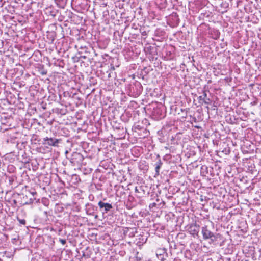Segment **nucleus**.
<instances>
[{"mask_svg": "<svg viewBox=\"0 0 261 261\" xmlns=\"http://www.w3.org/2000/svg\"><path fill=\"white\" fill-rule=\"evenodd\" d=\"M201 233L203 240H210V244L214 243L216 241L217 237L216 234L212 232L207 226L202 227Z\"/></svg>", "mask_w": 261, "mask_h": 261, "instance_id": "nucleus-1", "label": "nucleus"}, {"mask_svg": "<svg viewBox=\"0 0 261 261\" xmlns=\"http://www.w3.org/2000/svg\"><path fill=\"white\" fill-rule=\"evenodd\" d=\"M152 115L156 120L162 119L165 116V112L163 106L153 108Z\"/></svg>", "mask_w": 261, "mask_h": 261, "instance_id": "nucleus-2", "label": "nucleus"}, {"mask_svg": "<svg viewBox=\"0 0 261 261\" xmlns=\"http://www.w3.org/2000/svg\"><path fill=\"white\" fill-rule=\"evenodd\" d=\"M84 160L82 154L77 152H74L70 159V162L72 166H79L81 165Z\"/></svg>", "mask_w": 261, "mask_h": 261, "instance_id": "nucleus-3", "label": "nucleus"}, {"mask_svg": "<svg viewBox=\"0 0 261 261\" xmlns=\"http://www.w3.org/2000/svg\"><path fill=\"white\" fill-rule=\"evenodd\" d=\"M60 142V139L46 137L43 139L42 143L44 145H48L51 146L57 147L58 146V144Z\"/></svg>", "mask_w": 261, "mask_h": 261, "instance_id": "nucleus-4", "label": "nucleus"}, {"mask_svg": "<svg viewBox=\"0 0 261 261\" xmlns=\"http://www.w3.org/2000/svg\"><path fill=\"white\" fill-rule=\"evenodd\" d=\"M158 258L161 261H165L169 257L167 250L164 248H158L156 251Z\"/></svg>", "mask_w": 261, "mask_h": 261, "instance_id": "nucleus-5", "label": "nucleus"}, {"mask_svg": "<svg viewBox=\"0 0 261 261\" xmlns=\"http://www.w3.org/2000/svg\"><path fill=\"white\" fill-rule=\"evenodd\" d=\"M98 205L99 211L103 214L107 213L113 208L112 205L110 203L105 202L101 200L98 202Z\"/></svg>", "mask_w": 261, "mask_h": 261, "instance_id": "nucleus-6", "label": "nucleus"}, {"mask_svg": "<svg viewBox=\"0 0 261 261\" xmlns=\"http://www.w3.org/2000/svg\"><path fill=\"white\" fill-rule=\"evenodd\" d=\"M187 230L194 237L198 235L200 226L196 223H193L187 226Z\"/></svg>", "mask_w": 261, "mask_h": 261, "instance_id": "nucleus-7", "label": "nucleus"}, {"mask_svg": "<svg viewBox=\"0 0 261 261\" xmlns=\"http://www.w3.org/2000/svg\"><path fill=\"white\" fill-rule=\"evenodd\" d=\"M147 187L144 186H140L136 187L135 191L136 193V196L139 198H141L144 195L148 194V192L146 191Z\"/></svg>", "mask_w": 261, "mask_h": 261, "instance_id": "nucleus-8", "label": "nucleus"}, {"mask_svg": "<svg viewBox=\"0 0 261 261\" xmlns=\"http://www.w3.org/2000/svg\"><path fill=\"white\" fill-rule=\"evenodd\" d=\"M19 197L20 198V204L21 205L30 204L33 202V199L31 198H28L27 195H24L23 194H19Z\"/></svg>", "mask_w": 261, "mask_h": 261, "instance_id": "nucleus-9", "label": "nucleus"}, {"mask_svg": "<svg viewBox=\"0 0 261 261\" xmlns=\"http://www.w3.org/2000/svg\"><path fill=\"white\" fill-rule=\"evenodd\" d=\"M130 90L133 91L136 95H139L142 92V86L140 83H137L131 86Z\"/></svg>", "mask_w": 261, "mask_h": 261, "instance_id": "nucleus-10", "label": "nucleus"}, {"mask_svg": "<svg viewBox=\"0 0 261 261\" xmlns=\"http://www.w3.org/2000/svg\"><path fill=\"white\" fill-rule=\"evenodd\" d=\"M97 207L91 203H88L85 204V210L88 215H93Z\"/></svg>", "mask_w": 261, "mask_h": 261, "instance_id": "nucleus-11", "label": "nucleus"}, {"mask_svg": "<svg viewBox=\"0 0 261 261\" xmlns=\"http://www.w3.org/2000/svg\"><path fill=\"white\" fill-rule=\"evenodd\" d=\"M206 92L207 91L205 90H203L202 95L198 97L199 103H201V101H202L205 104L211 103V100L210 98L207 97Z\"/></svg>", "mask_w": 261, "mask_h": 261, "instance_id": "nucleus-12", "label": "nucleus"}, {"mask_svg": "<svg viewBox=\"0 0 261 261\" xmlns=\"http://www.w3.org/2000/svg\"><path fill=\"white\" fill-rule=\"evenodd\" d=\"M164 204V202L162 200H160L158 198L156 199L155 202H153L152 203H150L149 208H160L162 207Z\"/></svg>", "mask_w": 261, "mask_h": 261, "instance_id": "nucleus-13", "label": "nucleus"}, {"mask_svg": "<svg viewBox=\"0 0 261 261\" xmlns=\"http://www.w3.org/2000/svg\"><path fill=\"white\" fill-rule=\"evenodd\" d=\"M157 158L158 160L155 164V175H159L160 170L163 165V162H162L159 155H158Z\"/></svg>", "mask_w": 261, "mask_h": 261, "instance_id": "nucleus-14", "label": "nucleus"}, {"mask_svg": "<svg viewBox=\"0 0 261 261\" xmlns=\"http://www.w3.org/2000/svg\"><path fill=\"white\" fill-rule=\"evenodd\" d=\"M200 174L203 176H206L209 174L208 168L206 165H202L200 169Z\"/></svg>", "mask_w": 261, "mask_h": 261, "instance_id": "nucleus-15", "label": "nucleus"}, {"mask_svg": "<svg viewBox=\"0 0 261 261\" xmlns=\"http://www.w3.org/2000/svg\"><path fill=\"white\" fill-rule=\"evenodd\" d=\"M130 230H132L131 232H130L128 234V236L129 237H134V235H135V233H134V229H132V228H129V229H127V230H125L124 231V233H125L126 234L129 232V231H130Z\"/></svg>", "mask_w": 261, "mask_h": 261, "instance_id": "nucleus-16", "label": "nucleus"}, {"mask_svg": "<svg viewBox=\"0 0 261 261\" xmlns=\"http://www.w3.org/2000/svg\"><path fill=\"white\" fill-rule=\"evenodd\" d=\"M17 220L20 225H25L26 224V221L24 219H20L17 217Z\"/></svg>", "mask_w": 261, "mask_h": 261, "instance_id": "nucleus-17", "label": "nucleus"}, {"mask_svg": "<svg viewBox=\"0 0 261 261\" xmlns=\"http://www.w3.org/2000/svg\"><path fill=\"white\" fill-rule=\"evenodd\" d=\"M214 33L215 34V36L213 37L214 39H218L220 37V33L217 30L214 31Z\"/></svg>", "mask_w": 261, "mask_h": 261, "instance_id": "nucleus-18", "label": "nucleus"}, {"mask_svg": "<svg viewBox=\"0 0 261 261\" xmlns=\"http://www.w3.org/2000/svg\"><path fill=\"white\" fill-rule=\"evenodd\" d=\"M45 182L46 185H48L50 184V180L47 176L44 177V180H43Z\"/></svg>", "mask_w": 261, "mask_h": 261, "instance_id": "nucleus-19", "label": "nucleus"}, {"mask_svg": "<svg viewBox=\"0 0 261 261\" xmlns=\"http://www.w3.org/2000/svg\"><path fill=\"white\" fill-rule=\"evenodd\" d=\"M135 129L141 130L142 127L139 124H135L134 126Z\"/></svg>", "mask_w": 261, "mask_h": 261, "instance_id": "nucleus-20", "label": "nucleus"}, {"mask_svg": "<svg viewBox=\"0 0 261 261\" xmlns=\"http://www.w3.org/2000/svg\"><path fill=\"white\" fill-rule=\"evenodd\" d=\"M136 261H141L142 257L139 255V253L137 252L136 256H135Z\"/></svg>", "mask_w": 261, "mask_h": 261, "instance_id": "nucleus-21", "label": "nucleus"}, {"mask_svg": "<svg viewBox=\"0 0 261 261\" xmlns=\"http://www.w3.org/2000/svg\"><path fill=\"white\" fill-rule=\"evenodd\" d=\"M59 241L61 243H62L63 245H64L66 243V240L65 239H63L61 238L59 239Z\"/></svg>", "mask_w": 261, "mask_h": 261, "instance_id": "nucleus-22", "label": "nucleus"}, {"mask_svg": "<svg viewBox=\"0 0 261 261\" xmlns=\"http://www.w3.org/2000/svg\"><path fill=\"white\" fill-rule=\"evenodd\" d=\"M72 97L76 98V99H78L79 100H80L81 99V98H80L79 97L76 96V94L75 93H74V94H73L72 95Z\"/></svg>", "mask_w": 261, "mask_h": 261, "instance_id": "nucleus-23", "label": "nucleus"}, {"mask_svg": "<svg viewBox=\"0 0 261 261\" xmlns=\"http://www.w3.org/2000/svg\"><path fill=\"white\" fill-rule=\"evenodd\" d=\"M17 200H15V199H14V200H13V204H12V205H13L14 206H16V204H17Z\"/></svg>", "mask_w": 261, "mask_h": 261, "instance_id": "nucleus-24", "label": "nucleus"}, {"mask_svg": "<svg viewBox=\"0 0 261 261\" xmlns=\"http://www.w3.org/2000/svg\"><path fill=\"white\" fill-rule=\"evenodd\" d=\"M40 73L42 75H45L47 73V71L44 70H43L42 71H40Z\"/></svg>", "mask_w": 261, "mask_h": 261, "instance_id": "nucleus-25", "label": "nucleus"}, {"mask_svg": "<svg viewBox=\"0 0 261 261\" xmlns=\"http://www.w3.org/2000/svg\"><path fill=\"white\" fill-rule=\"evenodd\" d=\"M160 1L161 3L163 5L165 4L166 2V0H160Z\"/></svg>", "mask_w": 261, "mask_h": 261, "instance_id": "nucleus-26", "label": "nucleus"}, {"mask_svg": "<svg viewBox=\"0 0 261 261\" xmlns=\"http://www.w3.org/2000/svg\"><path fill=\"white\" fill-rule=\"evenodd\" d=\"M50 15L53 16H55L56 15V13L54 12L50 11Z\"/></svg>", "mask_w": 261, "mask_h": 261, "instance_id": "nucleus-27", "label": "nucleus"}, {"mask_svg": "<svg viewBox=\"0 0 261 261\" xmlns=\"http://www.w3.org/2000/svg\"><path fill=\"white\" fill-rule=\"evenodd\" d=\"M80 58L85 59L86 57L85 56H81Z\"/></svg>", "mask_w": 261, "mask_h": 261, "instance_id": "nucleus-28", "label": "nucleus"}, {"mask_svg": "<svg viewBox=\"0 0 261 261\" xmlns=\"http://www.w3.org/2000/svg\"><path fill=\"white\" fill-rule=\"evenodd\" d=\"M24 163H28L29 162V160H25V161H24Z\"/></svg>", "mask_w": 261, "mask_h": 261, "instance_id": "nucleus-29", "label": "nucleus"}, {"mask_svg": "<svg viewBox=\"0 0 261 261\" xmlns=\"http://www.w3.org/2000/svg\"><path fill=\"white\" fill-rule=\"evenodd\" d=\"M225 152H226V154H227V152H228V153L229 152V149L228 150H225Z\"/></svg>", "mask_w": 261, "mask_h": 261, "instance_id": "nucleus-30", "label": "nucleus"}, {"mask_svg": "<svg viewBox=\"0 0 261 261\" xmlns=\"http://www.w3.org/2000/svg\"><path fill=\"white\" fill-rule=\"evenodd\" d=\"M64 95L65 96V95L66 94V92H64ZM67 94L69 95V93H67Z\"/></svg>", "mask_w": 261, "mask_h": 261, "instance_id": "nucleus-31", "label": "nucleus"}, {"mask_svg": "<svg viewBox=\"0 0 261 261\" xmlns=\"http://www.w3.org/2000/svg\"><path fill=\"white\" fill-rule=\"evenodd\" d=\"M151 47H152L151 46H149V47H148V48H147V49H151Z\"/></svg>", "mask_w": 261, "mask_h": 261, "instance_id": "nucleus-32", "label": "nucleus"}, {"mask_svg": "<svg viewBox=\"0 0 261 261\" xmlns=\"http://www.w3.org/2000/svg\"><path fill=\"white\" fill-rule=\"evenodd\" d=\"M113 70H114L115 68L114 66H112V68H111Z\"/></svg>", "mask_w": 261, "mask_h": 261, "instance_id": "nucleus-33", "label": "nucleus"}, {"mask_svg": "<svg viewBox=\"0 0 261 261\" xmlns=\"http://www.w3.org/2000/svg\"><path fill=\"white\" fill-rule=\"evenodd\" d=\"M174 261H178L177 259H174Z\"/></svg>", "mask_w": 261, "mask_h": 261, "instance_id": "nucleus-34", "label": "nucleus"}, {"mask_svg": "<svg viewBox=\"0 0 261 261\" xmlns=\"http://www.w3.org/2000/svg\"><path fill=\"white\" fill-rule=\"evenodd\" d=\"M110 73H109L108 77H110Z\"/></svg>", "mask_w": 261, "mask_h": 261, "instance_id": "nucleus-35", "label": "nucleus"}, {"mask_svg": "<svg viewBox=\"0 0 261 261\" xmlns=\"http://www.w3.org/2000/svg\"><path fill=\"white\" fill-rule=\"evenodd\" d=\"M32 194H36V192L35 193H32Z\"/></svg>", "mask_w": 261, "mask_h": 261, "instance_id": "nucleus-36", "label": "nucleus"}, {"mask_svg": "<svg viewBox=\"0 0 261 261\" xmlns=\"http://www.w3.org/2000/svg\"><path fill=\"white\" fill-rule=\"evenodd\" d=\"M68 153V151H66L65 153L67 154Z\"/></svg>", "mask_w": 261, "mask_h": 261, "instance_id": "nucleus-37", "label": "nucleus"}]
</instances>
